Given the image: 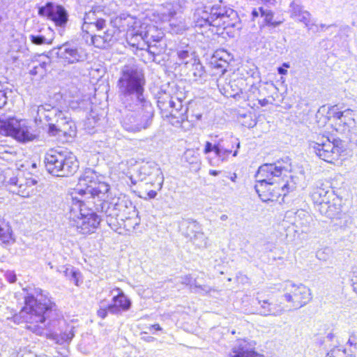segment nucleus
<instances>
[{
	"instance_id": "1",
	"label": "nucleus",
	"mask_w": 357,
	"mask_h": 357,
	"mask_svg": "<svg viewBox=\"0 0 357 357\" xmlns=\"http://www.w3.org/2000/svg\"><path fill=\"white\" fill-rule=\"evenodd\" d=\"M36 296L27 294L24 297V306L19 313L11 318L14 323H26V328L42 335L45 331L47 336L59 344H68L75 336V327L63 318L62 312L50 298L36 290Z\"/></svg>"
},
{
	"instance_id": "2",
	"label": "nucleus",
	"mask_w": 357,
	"mask_h": 357,
	"mask_svg": "<svg viewBox=\"0 0 357 357\" xmlns=\"http://www.w3.org/2000/svg\"><path fill=\"white\" fill-rule=\"evenodd\" d=\"M146 79L143 71L135 66H125L116 83L119 96L124 107L135 102L149 101L144 96Z\"/></svg>"
},
{
	"instance_id": "3",
	"label": "nucleus",
	"mask_w": 357,
	"mask_h": 357,
	"mask_svg": "<svg viewBox=\"0 0 357 357\" xmlns=\"http://www.w3.org/2000/svg\"><path fill=\"white\" fill-rule=\"evenodd\" d=\"M195 27L215 26L226 29L236 27L239 22L237 12L225 1L219 0L211 5L195 9L193 15Z\"/></svg>"
},
{
	"instance_id": "4",
	"label": "nucleus",
	"mask_w": 357,
	"mask_h": 357,
	"mask_svg": "<svg viewBox=\"0 0 357 357\" xmlns=\"http://www.w3.org/2000/svg\"><path fill=\"white\" fill-rule=\"evenodd\" d=\"M69 224L82 234L93 233L100 222V218L91 208L85 206L84 200L78 196H72Z\"/></svg>"
},
{
	"instance_id": "5",
	"label": "nucleus",
	"mask_w": 357,
	"mask_h": 357,
	"mask_svg": "<svg viewBox=\"0 0 357 357\" xmlns=\"http://www.w3.org/2000/svg\"><path fill=\"white\" fill-rule=\"evenodd\" d=\"M124 108L121 123L126 130L136 132L150 127L154 115V109L150 101L135 102L131 108Z\"/></svg>"
},
{
	"instance_id": "6",
	"label": "nucleus",
	"mask_w": 357,
	"mask_h": 357,
	"mask_svg": "<svg viewBox=\"0 0 357 357\" xmlns=\"http://www.w3.org/2000/svg\"><path fill=\"white\" fill-rule=\"evenodd\" d=\"M239 148L238 138L229 134L220 135L212 137L211 142H206L204 153L213 152L218 160L225 162L231 153L234 157L237 156Z\"/></svg>"
},
{
	"instance_id": "7",
	"label": "nucleus",
	"mask_w": 357,
	"mask_h": 357,
	"mask_svg": "<svg viewBox=\"0 0 357 357\" xmlns=\"http://www.w3.org/2000/svg\"><path fill=\"white\" fill-rule=\"evenodd\" d=\"M310 149L323 160L327 162H333L338 159L340 153L344 151L343 142L340 139L321 136L318 137L316 142L310 143Z\"/></svg>"
},
{
	"instance_id": "8",
	"label": "nucleus",
	"mask_w": 357,
	"mask_h": 357,
	"mask_svg": "<svg viewBox=\"0 0 357 357\" xmlns=\"http://www.w3.org/2000/svg\"><path fill=\"white\" fill-rule=\"evenodd\" d=\"M291 169L290 159L288 157L277 160L273 163H266L261 165L255 175L256 179H262L273 185H279L281 176L284 172H288Z\"/></svg>"
},
{
	"instance_id": "9",
	"label": "nucleus",
	"mask_w": 357,
	"mask_h": 357,
	"mask_svg": "<svg viewBox=\"0 0 357 357\" xmlns=\"http://www.w3.org/2000/svg\"><path fill=\"white\" fill-rule=\"evenodd\" d=\"M38 15L53 22L59 34L63 36L69 22V13L63 6L47 2L38 8Z\"/></svg>"
},
{
	"instance_id": "10",
	"label": "nucleus",
	"mask_w": 357,
	"mask_h": 357,
	"mask_svg": "<svg viewBox=\"0 0 357 357\" xmlns=\"http://www.w3.org/2000/svg\"><path fill=\"white\" fill-rule=\"evenodd\" d=\"M284 291V300L296 310L306 305L312 298L310 289L303 284L287 282Z\"/></svg>"
},
{
	"instance_id": "11",
	"label": "nucleus",
	"mask_w": 357,
	"mask_h": 357,
	"mask_svg": "<svg viewBox=\"0 0 357 357\" xmlns=\"http://www.w3.org/2000/svg\"><path fill=\"white\" fill-rule=\"evenodd\" d=\"M47 54H56V58L68 65L82 62L87 57L82 47L69 41L54 47Z\"/></svg>"
},
{
	"instance_id": "12",
	"label": "nucleus",
	"mask_w": 357,
	"mask_h": 357,
	"mask_svg": "<svg viewBox=\"0 0 357 357\" xmlns=\"http://www.w3.org/2000/svg\"><path fill=\"white\" fill-rule=\"evenodd\" d=\"M38 183V176L31 172H18L15 176L7 181L8 190L22 197H29L33 192V186Z\"/></svg>"
},
{
	"instance_id": "13",
	"label": "nucleus",
	"mask_w": 357,
	"mask_h": 357,
	"mask_svg": "<svg viewBox=\"0 0 357 357\" xmlns=\"http://www.w3.org/2000/svg\"><path fill=\"white\" fill-rule=\"evenodd\" d=\"M0 133L11 136L21 142L33 141L36 138V135L31 131V128L28 127L24 121L14 119L1 123Z\"/></svg>"
},
{
	"instance_id": "14",
	"label": "nucleus",
	"mask_w": 357,
	"mask_h": 357,
	"mask_svg": "<svg viewBox=\"0 0 357 357\" xmlns=\"http://www.w3.org/2000/svg\"><path fill=\"white\" fill-rule=\"evenodd\" d=\"M255 189L263 202L277 200L280 197H285L289 191L295 189L294 184L290 185L288 182L281 186L273 185L262 179H256Z\"/></svg>"
},
{
	"instance_id": "15",
	"label": "nucleus",
	"mask_w": 357,
	"mask_h": 357,
	"mask_svg": "<svg viewBox=\"0 0 357 357\" xmlns=\"http://www.w3.org/2000/svg\"><path fill=\"white\" fill-rule=\"evenodd\" d=\"M183 234L199 247L206 246V238L202 232L201 225L192 219L183 220L181 225Z\"/></svg>"
},
{
	"instance_id": "16",
	"label": "nucleus",
	"mask_w": 357,
	"mask_h": 357,
	"mask_svg": "<svg viewBox=\"0 0 357 357\" xmlns=\"http://www.w3.org/2000/svg\"><path fill=\"white\" fill-rule=\"evenodd\" d=\"M48 134L50 136L72 137L75 134V123L67 116L66 112H63V115L58 118L55 123H50V127L48 128Z\"/></svg>"
},
{
	"instance_id": "17",
	"label": "nucleus",
	"mask_w": 357,
	"mask_h": 357,
	"mask_svg": "<svg viewBox=\"0 0 357 357\" xmlns=\"http://www.w3.org/2000/svg\"><path fill=\"white\" fill-rule=\"evenodd\" d=\"M191 111V107H188L186 104H183L181 98L174 97L172 106L169 108L166 116L172 117V124L176 127L181 126L182 123L188 120V113Z\"/></svg>"
},
{
	"instance_id": "18",
	"label": "nucleus",
	"mask_w": 357,
	"mask_h": 357,
	"mask_svg": "<svg viewBox=\"0 0 357 357\" xmlns=\"http://www.w3.org/2000/svg\"><path fill=\"white\" fill-rule=\"evenodd\" d=\"M187 4L186 0H169L162 3L158 10L161 20L165 22L182 14Z\"/></svg>"
},
{
	"instance_id": "19",
	"label": "nucleus",
	"mask_w": 357,
	"mask_h": 357,
	"mask_svg": "<svg viewBox=\"0 0 357 357\" xmlns=\"http://www.w3.org/2000/svg\"><path fill=\"white\" fill-rule=\"evenodd\" d=\"M61 177H68L77 172L79 161L73 153L60 147Z\"/></svg>"
},
{
	"instance_id": "20",
	"label": "nucleus",
	"mask_w": 357,
	"mask_h": 357,
	"mask_svg": "<svg viewBox=\"0 0 357 357\" xmlns=\"http://www.w3.org/2000/svg\"><path fill=\"white\" fill-rule=\"evenodd\" d=\"M331 194H335L334 190L322 181H317L311 188L310 197L316 206L317 209L321 204L329 202L331 199Z\"/></svg>"
},
{
	"instance_id": "21",
	"label": "nucleus",
	"mask_w": 357,
	"mask_h": 357,
	"mask_svg": "<svg viewBox=\"0 0 357 357\" xmlns=\"http://www.w3.org/2000/svg\"><path fill=\"white\" fill-rule=\"evenodd\" d=\"M114 291L117 292L112 299V302L108 303V310L112 314H120L122 312L129 310L132 305V302L128 298L124 292L120 288H116L111 291L114 294Z\"/></svg>"
},
{
	"instance_id": "22",
	"label": "nucleus",
	"mask_w": 357,
	"mask_h": 357,
	"mask_svg": "<svg viewBox=\"0 0 357 357\" xmlns=\"http://www.w3.org/2000/svg\"><path fill=\"white\" fill-rule=\"evenodd\" d=\"M101 208L102 212L105 213L107 225L112 229L116 230L124 223L115 202H103Z\"/></svg>"
},
{
	"instance_id": "23",
	"label": "nucleus",
	"mask_w": 357,
	"mask_h": 357,
	"mask_svg": "<svg viewBox=\"0 0 357 357\" xmlns=\"http://www.w3.org/2000/svg\"><path fill=\"white\" fill-rule=\"evenodd\" d=\"M60 147L50 149L45 155L44 164L46 170L54 176L61 177Z\"/></svg>"
},
{
	"instance_id": "24",
	"label": "nucleus",
	"mask_w": 357,
	"mask_h": 357,
	"mask_svg": "<svg viewBox=\"0 0 357 357\" xmlns=\"http://www.w3.org/2000/svg\"><path fill=\"white\" fill-rule=\"evenodd\" d=\"M149 40V31H144L142 26L137 29H132L126 34V41L128 45L138 50H145Z\"/></svg>"
},
{
	"instance_id": "25",
	"label": "nucleus",
	"mask_w": 357,
	"mask_h": 357,
	"mask_svg": "<svg viewBox=\"0 0 357 357\" xmlns=\"http://www.w3.org/2000/svg\"><path fill=\"white\" fill-rule=\"evenodd\" d=\"M256 301L258 305L257 307V313L261 316L278 317L282 315L284 312V308L280 304L271 303L267 299H263L259 296V294H257Z\"/></svg>"
},
{
	"instance_id": "26",
	"label": "nucleus",
	"mask_w": 357,
	"mask_h": 357,
	"mask_svg": "<svg viewBox=\"0 0 357 357\" xmlns=\"http://www.w3.org/2000/svg\"><path fill=\"white\" fill-rule=\"evenodd\" d=\"M332 197L328 202L324 203L318 208V211L331 219L337 218L342 212V199L335 194H331Z\"/></svg>"
},
{
	"instance_id": "27",
	"label": "nucleus",
	"mask_w": 357,
	"mask_h": 357,
	"mask_svg": "<svg viewBox=\"0 0 357 357\" xmlns=\"http://www.w3.org/2000/svg\"><path fill=\"white\" fill-rule=\"evenodd\" d=\"M61 115H63L62 110L56 107L45 104L38 107L36 118H38L40 121H42V119L45 120L48 123V128H50V123H55Z\"/></svg>"
},
{
	"instance_id": "28",
	"label": "nucleus",
	"mask_w": 357,
	"mask_h": 357,
	"mask_svg": "<svg viewBox=\"0 0 357 357\" xmlns=\"http://www.w3.org/2000/svg\"><path fill=\"white\" fill-rule=\"evenodd\" d=\"M112 22L119 31H126L127 33L132 29H137L141 26L140 22L135 17L126 13L117 16Z\"/></svg>"
},
{
	"instance_id": "29",
	"label": "nucleus",
	"mask_w": 357,
	"mask_h": 357,
	"mask_svg": "<svg viewBox=\"0 0 357 357\" xmlns=\"http://www.w3.org/2000/svg\"><path fill=\"white\" fill-rule=\"evenodd\" d=\"M109 190V185L105 183L97 181V185L88 186L86 188H77L76 192L80 196L79 198H93L95 197H100V195H104Z\"/></svg>"
},
{
	"instance_id": "30",
	"label": "nucleus",
	"mask_w": 357,
	"mask_h": 357,
	"mask_svg": "<svg viewBox=\"0 0 357 357\" xmlns=\"http://www.w3.org/2000/svg\"><path fill=\"white\" fill-rule=\"evenodd\" d=\"M231 60L230 54L224 50H217L213 55L211 64L213 68L220 70L221 73L224 74L227 71Z\"/></svg>"
},
{
	"instance_id": "31",
	"label": "nucleus",
	"mask_w": 357,
	"mask_h": 357,
	"mask_svg": "<svg viewBox=\"0 0 357 357\" xmlns=\"http://www.w3.org/2000/svg\"><path fill=\"white\" fill-rule=\"evenodd\" d=\"M115 202L123 222H125V220H131L132 215H137L135 206L133 205L132 202L126 197H119Z\"/></svg>"
},
{
	"instance_id": "32",
	"label": "nucleus",
	"mask_w": 357,
	"mask_h": 357,
	"mask_svg": "<svg viewBox=\"0 0 357 357\" xmlns=\"http://www.w3.org/2000/svg\"><path fill=\"white\" fill-rule=\"evenodd\" d=\"M281 24L275 23L271 24H259V30L257 32L250 31L249 38L255 43H261L266 38V34H273L276 32L275 29Z\"/></svg>"
},
{
	"instance_id": "33",
	"label": "nucleus",
	"mask_w": 357,
	"mask_h": 357,
	"mask_svg": "<svg viewBox=\"0 0 357 357\" xmlns=\"http://www.w3.org/2000/svg\"><path fill=\"white\" fill-rule=\"evenodd\" d=\"M229 357H264L263 355L250 350L245 341L238 340L232 348Z\"/></svg>"
},
{
	"instance_id": "34",
	"label": "nucleus",
	"mask_w": 357,
	"mask_h": 357,
	"mask_svg": "<svg viewBox=\"0 0 357 357\" xmlns=\"http://www.w3.org/2000/svg\"><path fill=\"white\" fill-rule=\"evenodd\" d=\"M97 181L98 176L96 172L91 168L86 169L80 176L77 187L75 189L72 196L79 195L77 192H76L77 188H86L88 186L97 185Z\"/></svg>"
},
{
	"instance_id": "35",
	"label": "nucleus",
	"mask_w": 357,
	"mask_h": 357,
	"mask_svg": "<svg viewBox=\"0 0 357 357\" xmlns=\"http://www.w3.org/2000/svg\"><path fill=\"white\" fill-rule=\"evenodd\" d=\"M190 68L189 69L188 75L192 77L195 82L202 81L206 77V70L204 67L201 63L199 59L192 57L191 62L189 64Z\"/></svg>"
},
{
	"instance_id": "36",
	"label": "nucleus",
	"mask_w": 357,
	"mask_h": 357,
	"mask_svg": "<svg viewBox=\"0 0 357 357\" xmlns=\"http://www.w3.org/2000/svg\"><path fill=\"white\" fill-rule=\"evenodd\" d=\"M167 22H169V31L172 33H182L188 29L185 20L181 15H177L171 20H168Z\"/></svg>"
},
{
	"instance_id": "37",
	"label": "nucleus",
	"mask_w": 357,
	"mask_h": 357,
	"mask_svg": "<svg viewBox=\"0 0 357 357\" xmlns=\"http://www.w3.org/2000/svg\"><path fill=\"white\" fill-rule=\"evenodd\" d=\"M289 13L291 17L297 18L298 20L299 18L310 15V12L303 10L300 0H293L291 2L289 5Z\"/></svg>"
},
{
	"instance_id": "38",
	"label": "nucleus",
	"mask_w": 357,
	"mask_h": 357,
	"mask_svg": "<svg viewBox=\"0 0 357 357\" xmlns=\"http://www.w3.org/2000/svg\"><path fill=\"white\" fill-rule=\"evenodd\" d=\"M58 271L63 273V275L72 282H73L75 285H79V278L81 273L77 268L71 266H62L59 268H58Z\"/></svg>"
},
{
	"instance_id": "39",
	"label": "nucleus",
	"mask_w": 357,
	"mask_h": 357,
	"mask_svg": "<svg viewBox=\"0 0 357 357\" xmlns=\"http://www.w3.org/2000/svg\"><path fill=\"white\" fill-rule=\"evenodd\" d=\"M174 97L170 96L168 94L163 93L158 98V107L163 112L168 113L169 108L172 106V102L174 100Z\"/></svg>"
},
{
	"instance_id": "40",
	"label": "nucleus",
	"mask_w": 357,
	"mask_h": 357,
	"mask_svg": "<svg viewBox=\"0 0 357 357\" xmlns=\"http://www.w3.org/2000/svg\"><path fill=\"white\" fill-rule=\"evenodd\" d=\"M184 160L190 165H195L199 168L200 165L199 153L197 151L194 149H188L183 154Z\"/></svg>"
},
{
	"instance_id": "41",
	"label": "nucleus",
	"mask_w": 357,
	"mask_h": 357,
	"mask_svg": "<svg viewBox=\"0 0 357 357\" xmlns=\"http://www.w3.org/2000/svg\"><path fill=\"white\" fill-rule=\"evenodd\" d=\"M176 53L178 59L186 66H188L190 63L191 58L194 57L191 52V48L188 45L185 47L178 48ZM189 66H187V68Z\"/></svg>"
},
{
	"instance_id": "42",
	"label": "nucleus",
	"mask_w": 357,
	"mask_h": 357,
	"mask_svg": "<svg viewBox=\"0 0 357 357\" xmlns=\"http://www.w3.org/2000/svg\"><path fill=\"white\" fill-rule=\"evenodd\" d=\"M190 289L191 292L198 294L202 296H206L213 290V289L208 285L198 284L197 280L195 278H192V282H191Z\"/></svg>"
},
{
	"instance_id": "43",
	"label": "nucleus",
	"mask_w": 357,
	"mask_h": 357,
	"mask_svg": "<svg viewBox=\"0 0 357 357\" xmlns=\"http://www.w3.org/2000/svg\"><path fill=\"white\" fill-rule=\"evenodd\" d=\"M145 50L151 56L150 59H151L152 61L154 62H158L157 56H159L165 52V49L163 47H161L160 45H157L156 43L151 45L149 41V43H147V46Z\"/></svg>"
},
{
	"instance_id": "44",
	"label": "nucleus",
	"mask_w": 357,
	"mask_h": 357,
	"mask_svg": "<svg viewBox=\"0 0 357 357\" xmlns=\"http://www.w3.org/2000/svg\"><path fill=\"white\" fill-rule=\"evenodd\" d=\"M339 122L336 123V126H338L336 128V130L340 132H346L349 131L350 128L354 126L355 122L353 117H342V120H337Z\"/></svg>"
},
{
	"instance_id": "45",
	"label": "nucleus",
	"mask_w": 357,
	"mask_h": 357,
	"mask_svg": "<svg viewBox=\"0 0 357 357\" xmlns=\"http://www.w3.org/2000/svg\"><path fill=\"white\" fill-rule=\"evenodd\" d=\"M98 19V17L96 16L95 11L90 10L89 12L86 13L84 17V23L82 26V31L88 32V29L91 26H93L95 22L94 21Z\"/></svg>"
},
{
	"instance_id": "46",
	"label": "nucleus",
	"mask_w": 357,
	"mask_h": 357,
	"mask_svg": "<svg viewBox=\"0 0 357 357\" xmlns=\"http://www.w3.org/2000/svg\"><path fill=\"white\" fill-rule=\"evenodd\" d=\"M353 110L347 109L344 111H337V106H333L330 109L329 114L337 120H342V117H352Z\"/></svg>"
},
{
	"instance_id": "47",
	"label": "nucleus",
	"mask_w": 357,
	"mask_h": 357,
	"mask_svg": "<svg viewBox=\"0 0 357 357\" xmlns=\"http://www.w3.org/2000/svg\"><path fill=\"white\" fill-rule=\"evenodd\" d=\"M260 10L261 11V17H263V21L260 24H268L273 25V24L275 23H282V21L273 20L274 13L271 10L264 8L261 9Z\"/></svg>"
},
{
	"instance_id": "48",
	"label": "nucleus",
	"mask_w": 357,
	"mask_h": 357,
	"mask_svg": "<svg viewBox=\"0 0 357 357\" xmlns=\"http://www.w3.org/2000/svg\"><path fill=\"white\" fill-rule=\"evenodd\" d=\"M12 237V229L6 222L0 223V240L3 242H8Z\"/></svg>"
},
{
	"instance_id": "49",
	"label": "nucleus",
	"mask_w": 357,
	"mask_h": 357,
	"mask_svg": "<svg viewBox=\"0 0 357 357\" xmlns=\"http://www.w3.org/2000/svg\"><path fill=\"white\" fill-rule=\"evenodd\" d=\"M188 107H191V111L190 113H188V121L201 120L202 114L198 111L199 107L196 103L188 102Z\"/></svg>"
},
{
	"instance_id": "50",
	"label": "nucleus",
	"mask_w": 357,
	"mask_h": 357,
	"mask_svg": "<svg viewBox=\"0 0 357 357\" xmlns=\"http://www.w3.org/2000/svg\"><path fill=\"white\" fill-rule=\"evenodd\" d=\"M29 39L33 44L37 45H41L44 44H52L53 41V38H47L45 36L40 34H31L29 36Z\"/></svg>"
},
{
	"instance_id": "51",
	"label": "nucleus",
	"mask_w": 357,
	"mask_h": 357,
	"mask_svg": "<svg viewBox=\"0 0 357 357\" xmlns=\"http://www.w3.org/2000/svg\"><path fill=\"white\" fill-rule=\"evenodd\" d=\"M311 220L310 215L305 211H298L296 215V222L301 227H307Z\"/></svg>"
},
{
	"instance_id": "52",
	"label": "nucleus",
	"mask_w": 357,
	"mask_h": 357,
	"mask_svg": "<svg viewBox=\"0 0 357 357\" xmlns=\"http://www.w3.org/2000/svg\"><path fill=\"white\" fill-rule=\"evenodd\" d=\"M91 41L93 45L100 49H105L107 46L106 43L104 41V39L101 37V35H94L91 36Z\"/></svg>"
},
{
	"instance_id": "53",
	"label": "nucleus",
	"mask_w": 357,
	"mask_h": 357,
	"mask_svg": "<svg viewBox=\"0 0 357 357\" xmlns=\"http://www.w3.org/2000/svg\"><path fill=\"white\" fill-rule=\"evenodd\" d=\"M108 304L105 303V300H102L100 303L99 309L97 310V315L101 319H105L108 314Z\"/></svg>"
},
{
	"instance_id": "54",
	"label": "nucleus",
	"mask_w": 357,
	"mask_h": 357,
	"mask_svg": "<svg viewBox=\"0 0 357 357\" xmlns=\"http://www.w3.org/2000/svg\"><path fill=\"white\" fill-rule=\"evenodd\" d=\"M346 356L345 349L340 347H335L332 349L326 355V357H349Z\"/></svg>"
},
{
	"instance_id": "55",
	"label": "nucleus",
	"mask_w": 357,
	"mask_h": 357,
	"mask_svg": "<svg viewBox=\"0 0 357 357\" xmlns=\"http://www.w3.org/2000/svg\"><path fill=\"white\" fill-rule=\"evenodd\" d=\"M52 54H48L47 55H40L39 56L40 57L41 56H45V60H43V61H39L38 63V66H39V68H40V70L43 69L44 70V71L46 73L47 70V67L50 66V63H51V59H50V56H52Z\"/></svg>"
},
{
	"instance_id": "56",
	"label": "nucleus",
	"mask_w": 357,
	"mask_h": 357,
	"mask_svg": "<svg viewBox=\"0 0 357 357\" xmlns=\"http://www.w3.org/2000/svg\"><path fill=\"white\" fill-rule=\"evenodd\" d=\"M114 34V30H107L103 33V35L101 36L104 41L106 43L107 46L110 45V43L112 41L113 37Z\"/></svg>"
},
{
	"instance_id": "57",
	"label": "nucleus",
	"mask_w": 357,
	"mask_h": 357,
	"mask_svg": "<svg viewBox=\"0 0 357 357\" xmlns=\"http://www.w3.org/2000/svg\"><path fill=\"white\" fill-rule=\"evenodd\" d=\"M298 21L303 22L308 31L310 30V27H312V26L315 23V22L311 20V15L303 17V18H299Z\"/></svg>"
},
{
	"instance_id": "58",
	"label": "nucleus",
	"mask_w": 357,
	"mask_h": 357,
	"mask_svg": "<svg viewBox=\"0 0 357 357\" xmlns=\"http://www.w3.org/2000/svg\"><path fill=\"white\" fill-rule=\"evenodd\" d=\"M347 344L357 349V331H354L350 335Z\"/></svg>"
},
{
	"instance_id": "59",
	"label": "nucleus",
	"mask_w": 357,
	"mask_h": 357,
	"mask_svg": "<svg viewBox=\"0 0 357 357\" xmlns=\"http://www.w3.org/2000/svg\"><path fill=\"white\" fill-rule=\"evenodd\" d=\"M94 22L93 26H95L98 31L102 30L106 26V21L102 18L98 17V19Z\"/></svg>"
},
{
	"instance_id": "60",
	"label": "nucleus",
	"mask_w": 357,
	"mask_h": 357,
	"mask_svg": "<svg viewBox=\"0 0 357 357\" xmlns=\"http://www.w3.org/2000/svg\"><path fill=\"white\" fill-rule=\"evenodd\" d=\"M39 68V66L38 64L34 65L32 68L30 70V74L31 75H40L43 76L46 73L44 71V70Z\"/></svg>"
},
{
	"instance_id": "61",
	"label": "nucleus",
	"mask_w": 357,
	"mask_h": 357,
	"mask_svg": "<svg viewBox=\"0 0 357 357\" xmlns=\"http://www.w3.org/2000/svg\"><path fill=\"white\" fill-rule=\"evenodd\" d=\"M264 8L261 6L258 8H255L251 12V17L252 21L255 22V19L257 18L259 15L261 17V9H264Z\"/></svg>"
},
{
	"instance_id": "62",
	"label": "nucleus",
	"mask_w": 357,
	"mask_h": 357,
	"mask_svg": "<svg viewBox=\"0 0 357 357\" xmlns=\"http://www.w3.org/2000/svg\"><path fill=\"white\" fill-rule=\"evenodd\" d=\"M181 283L183 284H185L187 286H190L191 282H192V278L190 275H185L184 277L181 278Z\"/></svg>"
},
{
	"instance_id": "63",
	"label": "nucleus",
	"mask_w": 357,
	"mask_h": 357,
	"mask_svg": "<svg viewBox=\"0 0 357 357\" xmlns=\"http://www.w3.org/2000/svg\"><path fill=\"white\" fill-rule=\"evenodd\" d=\"M7 102L6 91H0V108H2Z\"/></svg>"
},
{
	"instance_id": "64",
	"label": "nucleus",
	"mask_w": 357,
	"mask_h": 357,
	"mask_svg": "<svg viewBox=\"0 0 357 357\" xmlns=\"http://www.w3.org/2000/svg\"><path fill=\"white\" fill-rule=\"evenodd\" d=\"M351 282H352L353 289L357 294V275H355L354 273V275L352 276V278H351Z\"/></svg>"
}]
</instances>
